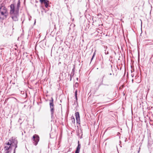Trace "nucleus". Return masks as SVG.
I'll return each instance as SVG.
<instances>
[{"instance_id": "obj_1", "label": "nucleus", "mask_w": 153, "mask_h": 153, "mask_svg": "<svg viewBox=\"0 0 153 153\" xmlns=\"http://www.w3.org/2000/svg\"><path fill=\"white\" fill-rule=\"evenodd\" d=\"M8 15L7 8L2 4H0V19L3 20L7 18Z\"/></svg>"}, {"instance_id": "obj_2", "label": "nucleus", "mask_w": 153, "mask_h": 153, "mask_svg": "<svg viewBox=\"0 0 153 153\" xmlns=\"http://www.w3.org/2000/svg\"><path fill=\"white\" fill-rule=\"evenodd\" d=\"M10 14L11 15H16L19 14V10L15 7L14 4H11L10 5Z\"/></svg>"}, {"instance_id": "obj_3", "label": "nucleus", "mask_w": 153, "mask_h": 153, "mask_svg": "<svg viewBox=\"0 0 153 153\" xmlns=\"http://www.w3.org/2000/svg\"><path fill=\"white\" fill-rule=\"evenodd\" d=\"M51 100H49V105L51 116V117H52L54 115V108L53 99L52 97H51Z\"/></svg>"}, {"instance_id": "obj_4", "label": "nucleus", "mask_w": 153, "mask_h": 153, "mask_svg": "<svg viewBox=\"0 0 153 153\" xmlns=\"http://www.w3.org/2000/svg\"><path fill=\"white\" fill-rule=\"evenodd\" d=\"M10 143L12 147L14 146L15 147V148L17 147L18 141L16 139V138L14 137H12V138L9 140Z\"/></svg>"}, {"instance_id": "obj_5", "label": "nucleus", "mask_w": 153, "mask_h": 153, "mask_svg": "<svg viewBox=\"0 0 153 153\" xmlns=\"http://www.w3.org/2000/svg\"><path fill=\"white\" fill-rule=\"evenodd\" d=\"M6 145L4 147V149L6 151L5 153H9L11 151L12 149L10 143L9 142H8L7 143H6Z\"/></svg>"}, {"instance_id": "obj_6", "label": "nucleus", "mask_w": 153, "mask_h": 153, "mask_svg": "<svg viewBox=\"0 0 153 153\" xmlns=\"http://www.w3.org/2000/svg\"><path fill=\"white\" fill-rule=\"evenodd\" d=\"M31 140L33 143L36 146L37 144L39 141V137L38 135L35 134L33 136Z\"/></svg>"}, {"instance_id": "obj_7", "label": "nucleus", "mask_w": 153, "mask_h": 153, "mask_svg": "<svg viewBox=\"0 0 153 153\" xmlns=\"http://www.w3.org/2000/svg\"><path fill=\"white\" fill-rule=\"evenodd\" d=\"M105 76V75H104L102 78H99L97 80V81L95 82V83L96 84L97 83V82H99V83L98 85V86L97 87V89H98L99 87L102 85H103V79L104 77Z\"/></svg>"}, {"instance_id": "obj_8", "label": "nucleus", "mask_w": 153, "mask_h": 153, "mask_svg": "<svg viewBox=\"0 0 153 153\" xmlns=\"http://www.w3.org/2000/svg\"><path fill=\"white\" fill-rule=\"evenodd\" d=\"M75 116L76 120V122L77 123L80 124V119L79 113L78 112H76L75 113Z\"/></svg>"}, {"instance_id": "obj_9", "label": "nucleus", "mask_w": 153, "mask_h": 153, "mask_svg": "<svg viewBox=\"0 0 153 153\" xmlns=\"http://www.w3.org/2000/svg\"><path fill=\"white\" fill-rule=\"evenodd\" d=\"M11 17L13 21H17L18 20V17L19 16V14L16 15H11Z\"/></svg>"}, {"instance_id": "obj_10", "label": "nucleus", "mask_w": 153, "mask_h": 153, "mask_svg": "<svg viewBox=\"0 0 153 153\" xmlns=\"http://www.w3.org/2000/svg\"><path fill=\"white\" fill-rule=\"evenodd\" d=\"M78 146L76 148L75 153H79L80 151V149L81 148V145L79 143V141H78Z\"/></svg>"}, {"instance_id": "obj_11", "label": "nucleus", "mask_w": 153, "mask_h": 153, "mask_svg": "<svg viewBox=\"0 0 153 153\" xmlns=\"http://www.w3.org/2000/svg\"><path fill=\"white\" fill-rule=\"evenodd\" d=\"M20 6V0H18V1L17 4L16 8L19 10V8Z\"/></svg>"}, {"instance_id": "obj_12", "label": "nucleus", "mask_w": 153, "mask_h": 153, "mask_svg": "<svg viewBox=\"0 0 153 153\" xmlns=\"http://www.w3.org/2000/svg\"><path fill=\"white\" fill-rule=\"evenodd\" d=\"M71 120L73 124H74L75 123V120L74 117L72 116L71 117Z\"/></svg>"}, {"instance_id": "obj_13", "label": "nucleus", "mask_w": 153, "mask_h": 153, "mask_svg": "<svg viewBox=\"0 0 153 153\" xmlns=\"http://www.w3.org/2000/svg\"><path fill=\"white\" fill-rule=\"evenodd\" d=\"M49 2V1L47 0V1H45L44 3H43L44 4L46 8H48V6Z\"/></svg>"}, {"instance_id": "obj_14", "label": "nucleus", "mask_w": 153, "mask_h": 153, "mask_svg": "<svg viewBox=\"0 0 153 153\" xmlns=\"http://www.w3.org/2000/svg\"><path fill=\"white\" fill-rule=\"evenodd\" d=\"M75 96L76 101L77 100V90H76L75 92Z\"/></svg>"}, {"instance_id": "obj_15", "label": "nucleus", "mask_w": 153, "mask_h": 153, "mask_svg": "<svg viewBox=\"0 0 153 153\" xmlns=\"http://www.w3.org/2000/svg\"><path fill=\"white\" fill-rule=\"evenodd\" d=\"M95 54H96V53H95V52H94V53L93 54V56H92V57L91 58V62L92 61V60L94 58V57L95 56Z\"/></svg>"}, {"instance_id": "obj_16", "label": "nucleus", "mask_w": 153, "mask_h": 153, "mask_svg": "<svg viewBox=\"0 0 153 153\" xmlns=\"http://www.w3.org/2000/svg\"><path fill=\"white\" fill-rule=\"evenodd\" d=\"M46 1H47V0H40V1L41 3H43Z\"/></svg>"}, {"instance_id": "obj_17", "label": "nucleus", "mask_w": 153, "mask_h": 153, "mask_svg": "<svg viewBox=\"0 0 153 153\" xmlns=\"http://www.w3.org/2000/svg\"><path fill=\"white\" fill-rule=\"evenodd\" d=\"M74 73L73 72H71V74L70 76H73L74 75Z\"/></svg>"}, {"instance_id": "obj_18", "label": "nucleus", "mask_w": 153, "mask_h": 153, "mask_svg": "<svg viewBox=\"0 0 153 153\" xmlns=\"http://www.w3.org/2000/svg\"><path fill=\"white\" fill-rule=\"evenodd\" d=\"M105 54L106 55L108 54V51H106V50H105Z\"/></svg>"}, {"instance_id": "obj_19", "label": "nucleus", "mask_w": 153, "mask_h": 153, "mask_svg": "<svg viewBox=\"0 0 153 153\" xmlns=\"http://www.w3.org/2000/svg\"><path fill=\"white\" fill-rule=\"evenodd\" d=\"M73 76H70V81H71V80H72V77Z\"/></svg>"}, {"instance_id": "obj_20", "label": "nucleus", "mask_w": 153, "mask_h": 153, "mask_svg": "<svg viewBox=\"0 0 153 153\" xmlns=\"http://www.w3.org/2000/svg\"><path fill=\"white\" fill-rule=\"evenodd\" d=\"M140 148L139 147V149H138L137 150V153H139L140 152Z\"/></svg>"}, {"instance_id": "obj_21", "label": "nucleus", "mask_w": 153, "mask_h": 153, "mask_svg": "<svg viewBox=\"0 0 153 153\" xmlns=\"http://www.w3.org/2000/svg\"><path fill=\"white\" fill-rule=\"evenodd\" d=\"M16 148H15V149L14 150V151H13V153H15L16 152Z\"/></svg>"}, {"instance_id": "obj_22", "label": "nucleus", "mask_w": 153, "mask_h": 153, "mask_svg": "<svg viewBox=\"0 0 153 153\" xmlns=\"http://www.w3.org/2000/svg\"><path fill=\"white\" fill-rule=\"evenodd\" d=\"M72 72H74V68L73 69Z\"/></svg>"}, {"instance_id": "obj_23", "label": "nucleus", "mask_w": 153, "mask_h": 153, "mask_svg": "<svg viewBox=\"0 0 153 153\" xmlns=\"http://www.w3.org/2000/svg\"><path fill=\"white\" fill-rule=\"evenodd\" d=\"M109 74V75H112V74H111V73H110Z\"/></svg>"}, {"instance_id": "obj_24", "label": "nucleus", "mask_w": 153, "mask_h": 153, "mask_svg": "<svg viewBox=\"0 0 153 153\" xmlns=\"http://www.w3.org/2000/svg\"><path fill=\"white\" fill-rule=\"evenodd\" d=\"M132 82H133V79H132Z\"/></svg>"}, {"instance_id": "obj_25", "label": "nucleus", "mask_w": 153, "mask_h": 153, "mask_svg": "<svg viewBox=\"0 0 153 153\" xmlns=\"http://www.w3.org/2000/svg\"><path fill=\"white\" fill-rule=\"evenodd\" d=\"M21 120V119H19V120Z\"/></svg>"}, {"instance_id": "obj_26", "label": "nucleus", "mask_w": 153, "mask_h": 153, "mask_svg": "<svg viewBox=\"0 0 153 153\" xmlns=\"http://www.w3.org/2000/svg\"><path fill=\"white\" fill-rule=\"evenodd\" d=\"M23 23V21L22 22V23Z\"/></svg>"}]
</instances>
